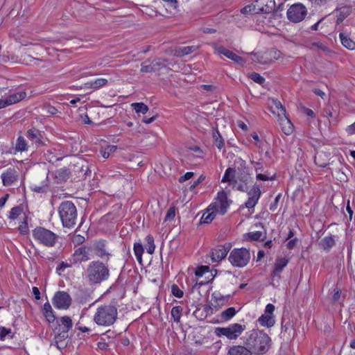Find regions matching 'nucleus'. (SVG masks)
<instances>
[{
    "label": "nucleus",
    "mask_w": 355,
    "mask_h": 355,
    "mask_svg": "<svg viewBox=\"0 0 355 355\" xmlns=\"http://www.w3.org/2000/svg\"><path fill=\"white\" fill-rule=\"evenodd\" d=\"M243 343L250 349L252 354L263 355L270 349L272 339L263 330L254 329L245 333Z\"/></svg>",
    "instance_id": "obj_1"
},
{
    "label": "nucleus",
    "mask_w": 355,
    "mask_h": 355,
    "mask_svg": "<svg viewBox=\"0 0 355 355\" xmlns=\"http://www.w3.org/2000/svg\"><path fill=\"white\" fill-rule=\"evenodd\" d=\"M109 276L108 267L99 261L90 262L83 273V278L89 284H100L107 280Z\"/></svg>",
    "instance_id": "obj_2"
},
{
    "label": "nucleus",
    "mask_w": 355,
    "mask_h": 355,
    "mask_svg": "<svg viewBox=\"0 0 355 355\" xmlns=\"http://www.w3.org/2000/svg\"><path fill=\"white\" fill-rule=\"evenodd\" d=\"M117 308L112 304H104L98 306L94 315V322L98 326L109 327L116 320Z\"/></svg>",
    "instance_id": "obj_3"
},
{
    "label": "nucleus",
    "mask_w": 355,
    "mask_h": 355,
    "mask_svg": "<svg viewBox=\"0 0 355 355\" xmlns=\"http://www.w3.org/2000/svg\"><path fill=\"white\" fill-rule=\"evenodd\" d=\"M58 213L64 227L71 228L75 225L77 219V210L72 202H62L59 206Z\"/></svg>",
    "instance_id": "obj_4"
},
{
    "label": "nucleus",
    "mask_w": 355,
    "mask_h": 355,
    "mask_svg": "<svg viewBox=\"0 0 355 355\" xmlns=\"http://www.w3.org/2000/svg\"><path fill=\"white\" fill-rule=\"evenodd\" d=\"M245 325L239 323L230 324L226 327H216L214 333L217 337L225 336L229 340H236L245 330Z\"/></svg>",
    "instance_id": "obj_5"
},
{
    "label": "nucleus",
    "mask_w": 355,
    "mask_h": 355,
    "mask_svg": "<svg viewBox=\"0 0 355 355\" xmlns=\"http://www.w3.org/2000/svg\"><path fill=\"white\" fill-rule=\"evenodd\" d=\"M228 259L233 266L243 268L249 263L250 253L245 248H234L231 251Z\"/></svg>",
    "instance_id": "obj_6"
},
{
    "label": "nucleus",
    "mask_w": 355,
    "mask_h": 355,
    "mask_svg": "<svg viewBox=\"0 0 355 355\" xmlns=\"http://www.w3.org/2000/svg\"><path fill=\"white\" fill-rule=\"evenodd\" d=\"M33 236L35 240L49 247L53 246L57 239L53 232L44 227L35 228L33 232Z\"/></svg>",
    "instance_id": "obj_7"
},
{
    "label": "nucleus",
    "mask_w": 355,
    "mask_h": 355,
    "mask_svg": "<svg viewBox=\"0 0 355 355\" xmlns=\"http://www.w3.org/2000/svg\"><path fill=\"white\" fill-rule=\"evenodd\" d=\"M230 207L227 195L224 191L218 193L214 201L209 205V210L216 209L218 214H225Z\"/></svg>",
    "instance_id": "obj_8"
},
{
    "label": "nucleus",
    "mask_w": 355,
    "mask_h": 355,
    "mask_svg": "<svg viewBox=\"0 0 355 355\" xmlns=\"http://www.w3.org/2000/svg\"><path fill=\"white\" fill-rule=\"evenodd\" d=\"M274 104L278 110L279 121L283 132L286 135L291 134L293 132V125L286 116L285 108L279 101H275Z\"/></svg>",
    "instance_id": "obj_9"
},
{
    "label": "nucleus",
    "mask_w": 355,
    "mask_h": 355,
    "mask_svg": "<svg viewBox=\"0 0 355 355\" xmlns=\"http://www.w3.org/2000/svg\"><path fill=\"white\" fill-rule=\"evenodd\" d=\"M275 306L272 304H268L266 306L264 313L262 314L257 320V323L263 327L270 328L275 325V320L274 316Z\"/></svg>",
    "instance_id": "obj_10"
},
{
    "label": "nucleus",
    "mask_w": 355,
    "mask_h": 355,
    "mask_svg": "<svg viewBox=\"0 0 355 355\" xmlns=\"http://www.w3.org/2000/svg\"><path fill=\"white\" fill-rule=\"evenodd\" d=\"M306 15V9L301 3L294 4L287 10L288 19L294 23H297L303 20Z\"/></svg>",
    "instance_id": "obj_11"
},
{
    "label": "nucleus",
    "mask_w": 355,
    "mask_h": 355,
    "mask_svg": "<svg viewBox=\"0 0 355 355\" xmlns=\"http://www.w3.org/2000/svg\"><path fill=\"white\" fill-rule=\"evenodd\" d=\"M52 303L58 309H67L71 304L70 295L65 291H58L55 293Z\"/></svg>",
    "instance_id": "obj_12"
},
{
    "label": "nucleus",
    "mask_w": 355,
    "mask_h": 355,
    "mask_svg": "<svg viewBox=\"0 0 355 355\" xmlns=\"http://www.w3.org/2000/svg\"><path fill=\"white\" fill-rule=\"evenodd\" d=\"M19 173L14 167H9L1 173V179L3 186L10 187L14 185L19 179Z\"/></svg>",
    "instance_id": "obj_13"
},
{
    "label": "nucleus",
    "mask_w": 355,
    "mask_h": 355,
    "mask_svg": "<svg viewBox=\"0 0 355 355\" xmlns=\"http://www.w3.org/2000/svg\"><path fill=\"white\" fill-rule=\"evenodd\" d=\"M221 182H227L229 184L236 187L237 190L244 191V185L238 184V180L236 179V171L234 168L229 167L226 169L222 178Z\"/></svg>",
    "instance_id": "obj_14"
},
{
    "label": "nucleus",
    "mask_w": 355,
    "mask_h": 355,
    "mask_svg": "<svg viewBox=\"0 0 355 355\" xmlns=\"http://www.w3.org/2000/svg\"><path fill=\"white\" fill-rule=\"evenodd\" d=\"M248 199L245 202V206L248 209H251L255 207L261 197V192L260 187L258 184H254L248 191Z\"/></svg>",
    "instance_id": "obj_15"
},
{
    "label": "nucleus",
    "mask_w": 355,
    "mask_h": 355,
    "mask_svg": "<svg viewBox=\"0 0 355 355\" xmlns=\"http://www.w3.org/2000/svg\"><path fill=\"white\" fill-rule=\"evenodd\" d=\"M289 260L290 259L286 257H277L274 263V268L272 272V276L273 278L277 277L278 279H280V275L282 272L284 268L288 265Z\"/></svg>",
    "instance_id": "obj_16"
},
{
    "label": "nucleus",
    "mask_w": 355,
    "mask_h": 355,
    "mask_svg": "<svg viewBox=\"0 0 355 355\" xmlns=\"http://www.w3.org/2000/svg\"><path fill=\"white\" fill-rule=\"evenodd\" d=\"M254 5L257 12L270 13L275 8V0H257Z\"/></svg>",
    "instance_id": "obj_17"
},
{
    "label": "nucleus",
    "mask_w": 355,
    "mask_h": 355,
    "mask_svg": "<svg viewBox=\"0 0 355 355\" xmlns=\"http://www.w3.org/2000/svg\"><path fill=\"white\" fill-rule=\"evenodd\" d=\"M230 244L227 243L224 245H219L214 248L211 252V259L213 261H219L224 259L230 250Z\"/></svg>",
    "instance_id": "obj_18"
},
{
    "label": "nucleus",
    "mask_w": 355,
    "mask_h": 355,
    "mask_svg": "<svg viewBox=\"0 0 355 355\" xmlns=\"http://www.w3.org/2000/svg\"><path fill=\"white\" fill-rule=\"evenodd\" d=\"M89 248L87 246H82L75 250L73 254V259L75 262H82L88 261L90 258L89 257Z\"/></svg>",
    "instance_id": "obj_19"
},
{
    "label": "nucleus",
    "mask_w": 355,
    "mask_h": 355,
    "mask_svg": "<svg viewBox=\"0 0 355 355\" xmlns=\"http://www.w3.org/2000/svg\"><path fill=\"white\" fill-rule=\"evenodd\" d=\"M26 96L25 91H19L15 93L10 94L4 98L7 106L15 104L24 99Z\"/></svg>",
    "instance_id": "obj_20"
},
{
    "label": "nucleus",
    "mask_w": 355,
    "mask_h": 355,
    "mask_svg": "<svg viewBox=\"0 0 355 355\" xmlns=\"http://www.w3.org/2000/svg\"><path fill=\"white\" fill-rule=\"evenodd\" d=\"M227 355H252V352L245 345H234L229 349Z\"/></svg>",
    "instance_id": "obj_21"
},
{
    "label": "nucleus",
    "mask_w": 355,
    "mask_h": 355,
    "mask_svg": "<svg viewBox=\"0 0 355 355\" xmlns=\"http://www.w3.org/2000/svg\"><path fill=\"white\" fill-rule=\"evenodd\" d=\"M335 244V237L331 234L324 236L319 241V246L327 252H329Z\"/></svg>",
    "instance_id": "obj_22"
},
{
    "label": "nucleus",
    "mask_w": 355,
    "mask_h": 355,
    "mask_svg": "<svg viewBox=\"0 0 355 355\" xmlns=\"http://www.w3.org/2000/svg\"><path fill=\"white\" fill-rule=\"evenodd\" d=\"M198 49L197 46H179L173 51V55L176 57H182L192 53Z\"/></svg>",
    "instance_id": "obj_23"
},
{
    "label": "nucleus",
    "mask_w": 355,
    "mask_h": 355,
    "mask_svg": "<svg viewBox=\"0 0 355 355\" xmlns=\"http://www.w3.org/2000/svg\"><path fill=\"white\" fill-rule=\"evenodd\" d=\"M339 38L341 44L349 50H355V42H354L346 33H340Z\"/></svg>",
    "instance_id": "obj_24"
},
{
    "label": "nucleus",
    "mask_w": 355,
    "mask_h": 355,
    "mask_svg": "<svg viewBox=\"0 0 355 355\" xmlns=\"http://www.w3.org/2000/svg\"><path fill=\"white\" fill-rule=\"evenodd\" d=\"M26 137L32 141L33 144L36 145L42 142V135L40 132L35 128L29 129L26 132Z\"/></svg>",
    "instance_id": "obj_25"
},
{
    "label": "nucleus",
    "mask_w": 355,
    "mask_h": 355,
    "mask_svg": "<svg viewBox=\"0 0 355 355\" xmlns=\"http://www.w3.org/2000/svg\"><path fill=\"white\" fill-rule=\"evenodd\" d=\"M218 213L216 211V209L209 210V206L207 208L205 212L202 214L200 218L201 223L209 224L216 218V215Z\"/></svg>",
    "instance_id": "obj_26"
},
{
    "label": "nucleus",
    "mask_w": 355,
    "mask_h": 355,
    "mask_svg": "<svg viewBox=\"0 0 355 355\" xmlns=\"http://www.w3.org/2000/svg\"><path fill=\"white\" fill-rule=\"evenodd\" d=\"M43 315L49 322H54L55 318L53 314V311L49 302H46L43 306Z\"/></svg>",
    "instance_id": "obj_27"
},
{
    "label": "nucleus",
    "mask_w": 355,
    "mask_h": 355,
    "mask_svg": "<svg viewBox=\"0 0 355 355\" xmlns=\"http://www.w3.org/2000/svg\"><path fill=\"white\" fill-rule=\"evenodd\" d=\"M236 179L238 180V184L244 185L245 189L248 182L249 174L247 173L246 170H240L239 168V171H236Z\"/></svg>",
    "instance_id": "obj_28"
},
{
    "label": "nucleus",
    "mask_w": 355,
    "mask_h": 355,
    "mask_svg": "<svg viewBox=\"0 0 355 355\" xmlns=\"http://www.w3.org/2000/svg\"><path fill=\"white\" fill-rule=\"evenodd\" d=\"M212 138L214 144L219 150H221L225 146V141L218 130L215 129L213 130Z\"/></svg>",
    "instance_id": "obj_29"
},
{
    "label": "nucleus",
    "mask_w": 355,
    "mask_h": 355,
    "mask_svg": "<svg viewBox=\"0 0 355 355\" xmlns=\"http://www.w3.org/2000/svg\"><path fill=\"white\" fill-rule=\"evenodd\" d=\"M28 149L27 141L22 136H19L16 141L15 150L18 152H25Z\"/></svg>",
    "instance_id": "obj_30"
},
{
    "label": "nucleus",
    "mask_w": 355,
    "mask_h": 355,
    "mask_svg": "<svg viewBox=\"0 0 355 355\" xmlns=\"http://www.w3.org/2000/svg\"><path fill=\"white\" fill-rule=\"evenodd\" d=\"M133 250L137 261L139 263H141L142 254L144 251L142 244L140 243H135L133 246Z\"/></svg>",
    "instance_id": "obj_31"
},
{
    "label": "nucleus",
    "mask_w": 355,
    "mask_h": 355,
    "mask_svg": "<svg viewBox=\"0 0 355 355\" xmlns=\"http://www.w3.org/2000/svg\"><path fill=\"white\" fill-rule=\"evenodd\" d=\"M145 241L146 243V252L150 254H153L155 252V249L153 236L152 235L148 234L146 236Z\"/></svg>",
    "instance_id": "obj_32"
},
{
    "label": "nucleus",
    "mask_w": 355,
    "mask_h": 355,
    "mask_svg": "<svg viewBox=\"0 0 355 355\" xmlns=\"http://www.w3.org/2000/svg\"><path fill=\"white\" fill-rule=\"evenodd\" d=\"M236 313L237 311L235 308L230 307L220 313V318L224 321H228L232 318Z\"/></svg>",
    "instance_id": "obj_33"
},
{
    "label": "nucleus",
    "mask_w": 355,
    "mask_h": 355,
    "mask_svg": "<svg viewBox=\"0 0 355 355\" xmlns=\"http://www.w3.org/2000/svg\"><path fill=\"white\" fill-rule=\"evenodd\" d=\"M182 311L183 309L180 306H176L172 308L171 314L175 322L179 323L180 322Z\"/></svg>",
    "instance_id": "obj_34"
},
{
    "label": "nucleus",
    "mask_w": 355,
    "mask_h": 355,
    "mask_svg": "<svg viewBox=\"0 0 355 355\" xmlns=\"http://www.w3.org/2000/svg\"><path fill=\"white\" fill-rule=\"evenodd\" d=\"M131 107L137 114H146L148 111V107L144 103H133Z\"/></svg>",
    "instance_id": "obj_35"
},
{
    "label": "nucleus",
    "mask_w": 355,
    "mask_h": 355,
    "mask_svg": "<svg viewBox=\"0 0 355 355\" xmlns=\"http://www.w3.org/2000/svg\"><path fill=\"white\" fill-rule=\"evenodd\" d=\"M117 149L114 145L106 146L105 148H101L100 153L104 159H107L111 154L114 153Z\"/></svg>",
    "instance_id": "obj_36"
},
{
    "label": "nucleus",
    "mask_w": 355,
    "mask_h": 355,
    "mask_svg": "<svg viewBox=\"0 0 355 355\" xmlns=\"http://www.w3.org/2000/svg\"><path fill=\"white\" fill-rule=\"evenodd\" d=\"M256 178L258 180L261 181H269V180H273L275 178V175L272 174L271 175L270 173L268 171H263L260 173H257L256 175Z\"/></svg>",
    "instance_id": "obj_37"
},
{
    "label": "nucleus",
    "mask_w": 355,
    "mask_h": 355,
    "mask_svg": "<svg viewBox=\"0 0 355 355\" xmlns=\"http://www.w3.org/2000/svg\"><path fill=\"white\" fill-rule=\"evenodd\" d=\"M69 172L67 168H60L56 171L55 177L60 181H64L69 178Z\"/></svg>",
    "instance_id": "obj_38"
},
{
    "label": "nucleus",
    "mask_w": 355,
    "mask_h": 355,
    "mask_svg": "<svg viewBox=\"0 0 355 355\" xmlns=\"http://www.w3.org/2000/svg\"><path fill=\"white\" fill-rule=\"evenodd\" d=\"M338 12H339V16H338V20L342 21L345 17H347L348 15H349V14L352 12V9L349 6H343L339 8Z\"/></svg>",
    "instance_id": "obj_39"
},
{
    "label": "nucleus",
    "mask_w": 355,
    "mask_h": 355,
    "mask_svg": "<svg viewBox=\"0 0 355 355\" xmlns=\"http://www.w3.org/2000/svg\"><path fill=\"white\" fill-rule=\"evenodd\" d=\"M93 81V84L92 87H93V89H98L107 84V80L103 78H97Z\"/></svg>",
    "instance_id": "obj_40"
},
{
    "label": "nucleus",
    "mask_w": 355,
    "mask_h": 355,
    "mask_svg": "<svg viewBox=\"0 0 355 355\" xmlns=\"http://www.w3.org/2000/svg\"><path fill=\"white\" fill-rule=\"evenodd\" d=\"M225 56L237 63H242L243 62V60L241 56L236 55L233 51L230 50H227V51L225 52Z\"/></svg>",
    "instance_id": "obj_41"
},
{
    "label": "nucleus",
    "mask_w": 355,
    "mask_h": 355,
    "mask_svg": "<svg viewBox=\"0 0 355 355\" xmlns=\"http://www.w3.org/2000/svg\"><path fill=\"white\" fill-rule=\"evenodd\" d=\"M23 209L21 207L17 206L11 209L9 218L12 220L17 218L22 213Z\"/></svg>",
    "instance_id": "obj_42"
},
{
    "label": "nucleus",
    "mask_w": 355,
    "mask_h": 355,
    "mask_svg": "<svg viewBox=\"0 0 355 355\" xmlns=\"http://www.w3.org/2000/svg\"><path fill=\"white\" fill-rule=\"evenodd\" d=\"M263 237V234L261 231L252 232L248 234L247 239L251 241H259Z\"/></svg>",
    "instance_id": "obj_43"
},
{
    "label": "nucleus",
    "mask_w": 355,
    "mask_h": 355,
    "mask_svg": "<svg viewBox=\"0 0 355 355\" xmlns=\"http://www.w3.org/2000/svg\"><path fill=\"white\" fill-rule=\"evenodd\" d=\"M249 77L255 83L263 85L265 83V78L258 73H251Z\"/></svg>",
    "instance_id": "obj_44"
},
{
    "label": "nucleus",
    "mask_w": 355,
    "mask_h": 355,
    "mask_svg": "<svg viewBox=\"0 0 355 355\" xmlns=\"http://www.w3.org/2000/svg\"><path fill=\"white\" fill-rule=\"evenodd\" d=\"M141 71L143 73H152L155 71L150 62L146 61L141 64Z\"/></svg>",
    "instance_id": "obj_45"
},
{
    "label": "nucleus",
    "mask_w": 355,
    "mask_h": 355,
    "mask_svg": "<svg viewBox=\"0 0 355 355\" xmlns=\"http://www.w3.org/2000/svg\"><path fill=\"white\" fill-rule=\"evenodd\" d=\"M171 293L175 297H178V298L182 297V296L184 295L183 291L176 284L172 285Z\"/></svg>",
    "instance_id": "obj_46"
},
{
    "label": "nucleus",
    "mask_w": 355,
    "mask_h": 355,
    "mask_svg": "<svg viewBox=\"0 0 355 355\" xmlns=\"http://www.w3.org/2000/svg\"><path fill=\"white\" fill-rule=\"evenodd\" d=\"M175 216V207H170L168 209V211L166 212V214L165 216L164 222L171 221V220H173Z\"/></svg>",
    "instance_id": "obj_47"
},
{
    "label": "nucleus",
    "mask_w": 355,
    "mask_h": 355,
    "mask_svg": "<svg viewBox=\"0 0 355 355\" xmlns=\"http://www.w3.org/2000/svg\"><path fill=\"white\" fill-rule=\"evenodd\" d=\"M19 230L22 234H26L28 232V227L26 220V216L24 215V220L19 226Z\"/></svg>",
    "instance_id": "obj_48"
},
{
    "label": "nucleus",
    "mask_w": 355,
    "mask_h": 355,
    "mask_svg": "<svg viewBox=\"0 0 355 355\" xmlns=\"http://www.w3.org/2000/svg\"><path fill=\"white\" fill-rule=\"evenodd\" d=\"M61 324L68 331L72 327V320L68 316H64L61 318Z\"/></svg>",
    "instance_id": "obj_49"
},
{
    "label": "nucleus",
    "mask_w": 355,
    "mask_h": 355,
    "mask_svg": "<svg viewBox=\"0 0 355 355\" xmlns=\"http://www.w3.org/2000/svg\"><path fill=\"white\" fill-rule=\"evenodd\" d=\"M241 12L242 14H244V15H248V14L252 13L253 12H257V11L256 10V7H255L254 4L248 5L246 6H245L244 8H243L241 10Z\"/></svg>",
    "instance_id": "obj_50"
},
{
    "label": "nucleus",
    "mask_w": 355,
    "mask_h": 355,
    "mask_svg": "<svg viewBox=\"0 0 355 355\" xmlns=\"http://www.w3.org/2000/svg\"><path fill=\"white\" fill-rule=\"evenodd\" d=\"M155 71L159 70L161 67L164 66V60L159 58L155 59L150 62Z\"/></svg>",
    "instance_id": "obj_51"
},
{
    "label": "nucleus",
    "mask_w": 355,
    "mask_h": 355,
    "mask_svg": "<svg viewBox=\"0 0 355 355\" xmlns=\"http://www.w3.org/2000/svg\"><path fill=\"white\" fill-rule=\"evenodd\" d=\"M234 164L237 165V171H239V168H240V170L246 169V162L241 157L236 158L234 161Z\"/></svg>",
    "instance_id": "obj_52"
},
{
    "label": "nucleus",
    "mask_w": 355,
    "mask_h": 355,
    "mask_svg": "<svg viewBox=\"0 0 355 355\" xmlns=\"http://www.w3.org/2000/svg\"><path fill=\"white\" fill-rule=\"evenodd\" d=\"M72 241L76 245H80L85 241V237L80 234H75L72 237Z\"/></svg>",
    "instance_id": "obj_53"
},
{
    "label": "nucleus",
    "mask_w": 355,
    "mask_h": 355,
    "mask_svg": "<svg viewBox=\"0 0 355 355\" xmlns=\"http://www.w3.org/2000/svg\"><path fill=\"white\" fill-rule=\"evenodd\" d=\"M251 164L254 166L256 175L265 171L260 162L251 161Z\"/></svg>",
    "instance_id": "obj_54"
},
{
    "label": "nucleus",
    "mask_w": 355,
    "mask_h": 355,
    "mask_svg": "<svg viewBox=\"0 0 355 355\" xmlns=\"http://www.w3.org/2000/svg\"><path fill=\"white\" fill-rule=\"evenodd\" d=\"M44 110L46 112V113L51 115H55L58 113V110L54 106L51 105H46L44 107Z\"/></svg>",
    "instance_id": "obj_55"
},
{
    "label": "nucleus",
    "mask_w": 355,
    "mask_h": 355,
    "mask_svg": "<svg viewBox=\"0 0 355 355\" xmlns=\"http://www.w3.org/2000/svg\"><path fill=\"white\" fill-rule=\"evenodd\" d=\"M213 47L214 48L215 51L219 53V54H222V55H225V52L227 51L228 49H225L224 46H221V45H218L217 44H213Z\"/></svg>",
    "instance_id": "obj_56"
},
{
    "label": "nucleus",
    "mask_w": 355,
    "mask_h": 355,
    "mask_svg": "<svg viewBox=\"0 0 355 355\" xmlns=\"http://www.w3.org/2000/svg\"><path fill=\"white\" fill-rule=\"evenodd\" d=\"M11 333V330L10 329H6L5 327H0V340H4L5 338Z\"/></svg>",
    "instance_id": "obj_57"
},
{
    "label": "nucleus",
    "mask_w": 355,
    "mask_h": 355,
    "mask_svg": "<svg viewBox=\"0 0 355 355\" xmlns=\"http://www.w3.org/2000/svg\"><path fill=\"white\" fill-rule=\"evenodd\" d=\"M209 271V267L207 266H201L196 271V275L198 277H201L203 275L205 272Z\"/></svg>",
    "instance_id": "obj_58"
},
{
    "label": "nucleus",
    "mask_w": 355,
    "mask_h": 355,
    "mask_svg": "<svg viewBox=\"0 0 355 355\" xmlns=\"http://www.w3.org/2000/svg\"><path fill=\"white\" fill-rule=\"evenodd\" d=\"M193 172H187L184 175L180 177L179 182H184V181L191 179L193 176Z\"/></svg>",
    "instance_id": "obj_59"
},
{
    "label": "nucleus",
    "mask_w": 355,
    "mask_h": 355,
    "mask_svg": "<svg viewBox=\"0 0 355 355\" xmlns=\"http://www.w3.org/2000/svg\"><path fill=\"white\" fill-rule=\"evenodd\" d=\"M279 198H280V195H278L273 202H272L270 205V210L272 211H274L276 210L277 207V205H278V202H279Z\"/></svg>",
    "instance_id": "obj_60"
},
{
    "label": "nucleus",
    "mask_w": 355,
    "mask_h": 355,
    "mask_svg": "<svg viewBox=\"0 0 355 355\" xmlns=\"http://www.w3.org/2000/svg\"><path fill=\"white\" fill-rule=\"evenodd\" d=\"M205 180V176L200 175L197 180H196L193 184L190 187V190H193L200 182Z\"/></svg>",
    "instance_id": "obj_61"
},
{
    "label": "nucleus",
    "mask_w": 355,
    "mask_h": 355,
    "mask_svg": "<svg viewBox=\"0 0 355 355\" xmlns=\"http://www.w3.org/2000/svg\"><path fill=\"white\" fill-rule=\"evenodd\" d=\"M340 294H341V291L340 289H338V288L335 289L334 293L332 297V300L334 302H337L340 297Z\"/></svg>",
    "instance_id": "obj_62"
},
{
    "label": "nucleus",
    "mask_w": 355,
    "mask_h": 355,
    "mask_svg": "<svg viewBox=\"0 0 355 355\" xmlns=\"http://www.w3.org/2000/svg\"><path fill=\"white\" fill-rule=\"evenodd\" d=\"M346 132L349 135H354L355 134V122L353 123L352 124L348 125L346 128Z\"/></svg>",
    "instance_id": "obj_63"
},
{
    "label": "nucleus",
    "mask_w": 355,
    "mask_h": 355,
    "mask_svg": "<svg viewBox=\"0 0 355 355\" xmlns=\"http://www.w3.org/2000/svg\"><path fill=\"white\" fill-rule=\"evenodd\" d=\"M297 239L295 238V239H291L290 240L288 243H287V248L289 249V250H291V249H293L296 244H297Z\"/></svg>",
    "instance_id": "obj_64"
}]
</instances>
